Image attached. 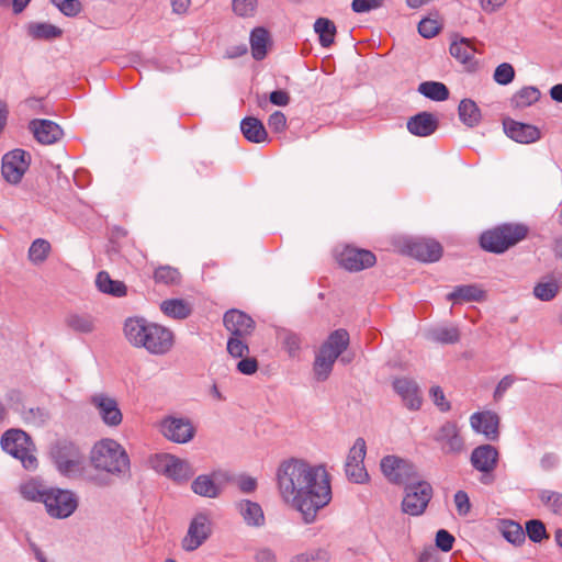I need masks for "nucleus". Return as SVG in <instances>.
I'll return each instance as SVG.
<instances>
[{"instance_id":"obj_27","label":"nucleus","mask_w":562,"mask_h":562,"mask_svg":"<svg viewBox=\"0 0 562 562\" xmlns=\"http://www.w3.org/2000/svg\"><path fill=\"white\" fill-rule=\"evenodd\" d=\"M449 50L451 56H453L457 60L464 65L468 70H474L476 68V48L473 46L472 42L469 38L461 37L459 40L453 41L450 45Z\"/></svg>"},{"instance_id":"obj_3","label":"nucleus","mask_w":562,"mask_h":562,"mask_svg":"<svg viewBox=\"0 0 562 562\" xmlns=\"http://www.w3.org/2000/svg\"><path fill=\"white\" fill-rule=\"evenodd\" d=\"M89 459L94 469L113 475L124 474L130 470V458L126 450L111 438L95 442Z\"/></svg>"},{"instance_id":"obj_52","label":"nucleus","mask_w":562,"mask_h":562,"mask_svg":"<svg viewBox=\"0 0 562 562\" xmlns=\"http://www.w3.org/2000/svg\"><path fill=\"white\" fill-rule=\"evenodd\" d=\"M256 9L257 0H233V10L239 16H251Z\"/></svg>"},{"instance_id":"obj_2","label":"nucleus","mask_w":562,"mask_h":562,"mask_svg":"<svg viewBox=\"0 0 562 562\" xmlns=\"http://www.w3.org/2000/svg\"><path fill=\"white\" fill-rule=\"evenodd\" d=\"M124 335L133 346L143 347L153 355L167 353L175 340L170 329L137 317L125 322Z\"/></svg>"},{"instance_id":"obj_51","label":"nucleus","mask_w":562,"mask_h":562,"mask_svg":"<svg viewBox=\"0 0 562 562\" xmlns=\"http://www.w3.org/2000/svg\"><path fill=\"white\" fill-rule=\"evenodd\" d=\"M282 346L290 357L296 356L300 350L301 339L296 334L284 331L281 336Z\"/></svg>"},{"instance_id":"obj_23","label":"nucleus","mask_w":562,"mask_h":562,"mask_svg":"<svg viewBox=\"0 0 562 562\" xmlns=\"http://www.w3.org/2000/svg\"><path fill=\"white\" fill-rule=\"evenodd\" d=\"M35 139L43 145H52L63 136V130L49 120H33L29 125Z\"/></svg>"},{"instance_id":"obj_13","label":"nucleus","mask_w":562,"mask_h":562,"mask_svg":"<svg viewBox=\"0 0 562 562\" xmlns=\"http://www.w3.org/2000/svg\"><path fill=\"white\" fill-rule=\"evenodd\" d=\"M44 504L52 517L66 518L76 510L78 502L69 491L50 490L44 494Z\"/></svg>"},{"instance_id":"obj_32","label":"nucleus","mask_w":562,"mask_h":562,"mask_svg":"<svg viewBox=\"0 0 562 562\" xmlns=\"http://www.w3.org/2000/svg\"><path fill=\"white\" fill-rule=\"evenodd\" d=\"M160 310L165 315L175 319H184L192 313V306L182 299L165 300L160 304Z\"/></svg>"},{"instance_id":"obj_40","label":"nucleus","mask_w":562,"mask_h":562,"mask_svg":"<svg viewBox=\"0 0 562 562\" xmlns=\"http://www.w3.org/2000/svg\"><path fill=\"white\" fill-rule=\"evenodd\" d=\"M153 278L156 283L175 285L180 283L181 273L177 268L165 265L155 269Z\"/></svg>"},{"instance_id":"obj_22","label":"nucleus","mask_w":562,"mask_h":562,"mask_svg":"<svg viewBox=\"0 0 562 562\" xmlns=\"http://www.w3.org/2000/svg\"><path fill=\"white\" fill-rule=\"evenodd\" d=\"M470 424L476 432L483 434L488 440H496L499 436V418L497 414L491 411L472 414Z\"/></svg>"},{"instance_id":"obj_34","label":"nucleus","mask_w":562,"mask_h":562,"mask_svg":"<svg viewBox=\"0 0 562 562\" xmlns=\"http://www.w3.org/2000/svg\"><path fill=\"white\" fill-rule=\"evenodd\" d=\"M269 33L263 27H256L250 34V46L252 57L261 60L267 55V47L269 44Z\"/></svg>"},{"instance_id":"obj_59","label":"nucleus","mask_w":562,"mask_h":562,"mask_svg":"<svg viewBox=\"0 0 562 562\" xmlns=\"http://www.w3.org/2000/svg\"><path fill=\"white\" fill-rule=\"evenodd\" d=\"M430 396L435 405L441 411L447 412L450 409V403L446 400L443 391L439 386H432L430 389Z\"/></svg>"},{"instance_id":"obj_26","label":"nucleus","mask_w":562,"mask_h":562,"mask_svg":"<svg viewBox=\"0 0 562 562\" xmlns=\"http://www.w3.org/2000/svg\"><path fill=\"white\" fill-rule=\"evenodd\" d=\"M439 126L438 119L430 112H420L407 121V130L415 136L427 137Z\"/></svg>"},{"instance_id":"obj_21","label":"nucleus","mask_w":562,"mask_h":562,"mask_svg":"<svg viewBox=\"0 0 562 562\" xmlns=\"http://www.w3.org/2000/svg\"><path fill=\"white\" fill-rule=\"evenodd\" d=\"M224 326L232 336L247 337L255 329L254 319L239 310H231L224 314Z\"/></svg>"},{"instance_id":"obj_46","label":"nucleus","mask_w":562,"mask_h":562,"mask_svg":"<svg viewBox=\"0 0 562 562\" xmlns=\"http://www.w3.org/2000/svg\"><path fill=\"white\" fill-rule=\"evenodd\" d=\"M540 501L555 514H562V494L553 491H542Z\"/></svg>"},{"instance_id":"obj_1","label":"nucleus","mask_w":562,"mask_h":562,"mask_svg":"<svg viewBox=\"0 0 562 562\" xmlns=\"http://www.w3.org/2000/svg\"><path fill=\"white\" fill-rule=\"evenodd\" d=\"M277 482L283 501L296 508L307 524L331 501L330 479L323 465L299 459L283 461L277 471Z\"/></svg>"},{"instance_id":"obj_19","label":"nucleus","mask_w":562,"mask_h":562,"mask_svg":"<svg viewBox=\"0 0 562 562\" xmlns=\"http://www.w3.org/2000/svg\"><path fill=\"white\" fill-rule=\"evenodd\" d=\"M211 535V520L205 514H198L192 519L182 547L186 551L196 550Z\"/></svg>"},{"instance_id":"obj_24","label":"nucleus","mask_w":562,"mask_h":562,"mask_svg":"<svg viewBox=\"0 0 562 562\" xmlns=\"http://www.w3.org/2000/svg\"><path fill=\"white\" fill-rule=\"evenodd\" d=\"M504 130L508 137L521 144L535 143L541 137L539 128L535 125L520 123L514 120L505 121Z\"/></svg>"},{"instance_id":"obj_62","label":"nucleus","mask_w":562,"mask_h":562,"mask_svg":"<svg viewBox=\"0 0 562 562\" xmlns=\"http://www.w3.org/2000/svg\"><path fill=\"white\" fill-rule=\"evenodd\" d=\"M515 379L512 375L504 376L496 386L494 398L499 400L504 393L513 385Z\"/></svg>"},{"instance_id":"obj_10","label":"nucleus","mask_w":562,"mask_h":562,"mask_svg":"<svg viewBox=\"0 0 562 562\" xmlns=\"http://www.w3.org/2000/svg\"><path fill=\"white\" fill-rule=\"evenodd\" d=\"M89 404L94 408L102 423L111 428L119 427L123 422V413L115 397L99 392L89 397Z\"/></svg>"},{"instance_id":"obj_33","label":"nucleus","mask_w":562,"mask_h":562,"mask_svg":"<svg viewBox=\"0 0 562 562\" xmlns=\"http://www.w3.org/2000/svg\"><path fill=\"white\" fill-rule=\"evenodd\" d=\"M541 93L538 88L528 86L518 90L510 99L514 109H526L539 101Z\"/></svg>"},{"instance_id":"obj_58","label":"nucleus","mask_w":562,"mask_h":562,"mask_svg":"<svg viewBox=\"0 0 562 562\" xmlns=\"http://www.w3.org/2000/svg\"><path fill=\"white\" fill-rule=\"evenodd\" d=\"M237 370L245 375H251L258 370V361L256 358L248 357V355L244 356L237 363Z\"/></svg>"},{"instance_id":"obj_20","label":"nucleus","mask_w":562,"mask_h":562,"mask_svg":"<svg viewBox=\"0 0 562 562\" xmlns=\"http://www.w3.org/2000/svg\"><path fill=\"white\" fill-rule=\"evenodd\" d=\"M160 429L166 438L178 443L190 441L195 434V428L186 418L168 417L161 422Z\"/></svg>"},{"instance_id":"obj_37","label":"nucleus","mask_w":562,"mask_h":562,"mask_svg":"<svg viewBox=\"0 0 562 562\" xmlns=\"http://www.w3.org/2000/svg\"><path fill=\"white\" fill-rule=\"evenodd\" d=\"M192 491L204 497L214 498L220 495V487L209 475H199L191 484Z\"/></svg>"},{"instance_id":"obj_53","label":"nucleus","mask_w":562,"mask_h":562,"mask_svg":"<svg viewBox=\"0 0 562 562\" xmlns=\"http://www.w3.org/2000/svg\"><path fill=\"white\" fill-rule=\"evenodd\" d=\"M53 3L66 15L75 16L81 10V3L78 0H53Z\"/></svg>"},{"instance_id":"obj_60","label":"nucleus","mask_w":562,"mask_h":562,"mask_svg":"<svg viewBox=\"0 0 562 562\" xmlns=\"http://www.w3.org/2000/svg\"><path fill=\"white\" fill-rule=\"evenodd\" d=\"M454 504L460 515H467L470 512L471 504L469 496L463 491H458L454 494Z\"/></svg>"},{"instance_id":"obj_4","label":"nucleus","mask_w":562,"mask_h":562,"mask_svg":"<svg viewBox=\"0 0 562 562\" xmlns=\"http://www.w3.org/2000/svg\"><path fill=\"white\" fill-rule=\"evenodd\" d=\"M348 346L349 334L346 329H336L328 336L314 361L313 371L318 381L327 380L337 358Z\"/></svg>"},{"instance_id":"obj_45","label":"nucleus","mask_w":562,"mask_h":562,"mask_svg":"<svg viewBox=\"0 0 562 562\" xmlns=\"http://www.w3.org/2000/svg\"><path fill=\"white\" fill-rule=\"evenodd\" d=\"M559 289L560 286L554 280L539 282L533 288V294L541 301H551L557 296Z\"/></svg>"},{"instance_id":"obj_14","label":"nucleus","mask_w":562,"mask_h":562,"mask_svg":"<svg viewBox=\"0 0 562 562\" xmlns=\"http://www.w3.org/2000/svg\"><path fill=\"white\" fill-rule=\"evenodd\" d=\"M31 155L23 149H14L2 158V175L10 183H19L29 169Z\"/></svg>"},{"instance_id":"obj_18","label":"nucleus","mask_w":562,"mask_h":562,"mask_svg":"<svg viewBox=\"0 0 562 562\" xmlns=\"http://www.w3.org/2000/svg\"><path fill=\"white\" fill-rule=\"evenodd\" d=\"M376 261L370 250L347 246L338 255L339 265L348 271H360L372 267Z\"/></svg>"},{"instance_id":"obj_55","label":"nucleus","mask_w":562,"mask_h":562,"mask_svg":"<svg viewBox=\"0 0 562 562\" xmlns=\"http://www.w3.org/2000/svg\"><path fill=\"white\" fill-rule=\"evenodd\" d=\"M454 537L445 529H440L436 533V547L443 552L452 550Z\"/></svg>"},{"instance_id":"obj_49","label":"nucleus","mask_w":562,"mask_h":562,"mask_svg":"<svg viewBox=\"0 0 562 562\" xmlns=\"http://www.w3.org/2000/svg\"><path fill=\"white\" fill-rule=\"evenodd\" d=\"M526 532L533 542H540L542 539L548 538L544 524L537 519L529 520L526 524Z\"/></svg>"},{"instance_id":"obj_54","label":"nucleus","mask_w":562,"mask_h":562,"mask_svg":"<svg viewBox=\"0 0 562 562\" xmlns=\"http://www.w3.org/2000/svg\"><path fill=\"white\" fill-rule=\"evenodd\" d=\"M46 492L47 491H41L33 482L25 483L21 486V494L29 501H42L44 503V494H46Z\"/></svg>"},{"instance_id":"obj_57","label":"nucleus","mask_w":562,"mask_h":562,"mask_svg":"<svg viewBox=\"0 0 562 562\" xmlns=\"http://www.w3.org/2000/svg\"><path fill=\"white\" fill-rule=\"evenodd\" d=\"M383 1L384 0H353L351 8L357 13H363L380 8Z\"/></svg>"},{"instance_id":"obj_63","label":"nucleus","mask_w":562,"mask_h":562,"mask_svg":"<svg viewBox=\"0 0 562 562\" xmlns=\"http://www.w3.org/2000/svg\"><path fill=\"white\" fill-rule=\"evenodd\" d=\"M238 487L244 493H251L257 487V481L251 476H241L238 480Z\"/></svg>"},{"instance_id":"obj_8","label":"nucleus","mask_w":562,"mask_h":562,"mask_svg":"<svg viewBox=\"0 0 562 562\" xmlns=\"http://www.w3.org/2000/svg\"><path fill=\"white\" fill-rule=\"evenodd\" d=\"M50 456L60 473L72 475L80 471L83 457L77 446L59 440L50 448Z\"/></svg>"},{"instance_id":"obj_15","label":"nucleus","mask_w":562,"mask_h":562,"mask_svg":"<svg viewBox=\"0 0 562 562\" xmlns=\"http://www.w3.org/2000/svg\"><path fill=\"white\" fill-rule=\"evenodd\" d=\"M434 439L440 445L445 454H460L465 449L464 438L461 436L458 425L453 422H446L441 425Z\"/></svg>"},{"instance_id":"obj_17","label":"nucleus","mask_w":562,"mask_h":562,"mask_svg":"<svg viewBox=\"0 0 562 562\" xmlns=\"http://www.w3.org/2000/svg\"><path fill=\"white\" fill-rule=\"evenodd\" d=\"M405 252L411 257H414L424 262H434L441 258L442 247L441 245L428 238H416L405 243Z\"/></svg>"},{"instance_id":"obj_29","label":"nucleus","mask_w":562,"mask_h":562,"mask_svg":"<svg viewBox=\"0 0 562 562\" xmlns=\"http://www.w3.org/2000/svg\"><path fill=\"white\" fill-rule=\"evenodd\" d=\"M485 299V292L476 284L459 285L447 295V300L457 303L481 302Z\"/></svg>"},{"instance_id":"obj_11","label":"nucleus","mask_w":562,"mask_h":562,"mask_svg":"<svg viewBox=\"0 0 562 562\" xmlns=\"http://www.w3.org/2000/svg\"><path fill=\"white\" fill-rule=\"evenodd\" d=\"M381 470L391 483L397 485H405L418 479L415 465L395 456L384 457L381 460Z\"/></svg>"},{"instance_id":"obj_64","label":"nucleus","mask_w":562,"mask_h":562,"mask_svg":"<svg viewBox=\"0 0 562 562\" xmlns=\"http://www.w3.org/2000/svg\"><path fill=\"white\" fill-rule=\"evenodd\" d=\"M418 562H440V558L434 548H427L419 554Z\"/></svg>"},{"instance_id":"obj_6","label":"nucleus","mask_w":562,"mask_h":562,"mask_svg":"<svg viewBox=\"0 0 562 562\" xmlns=\"http://www.w3.org/2000/svg\"><path fill=\"white\" fill-rule=\"evenodd\" d=\"M3 450L22 462L26 470H34L37 467V459L34 456V447L29 435L20 429H10L4 432L1 439Z\"/></svg>"},{"instance_id":"obj_5","label":"nucleus","mask_w":562,"mask_h":562,"mask_svg":"<svg viewBox=\"0 0 562 562\" xmlns=\"http://www.w3.org/2000/svg\"><path fill=\"white\" fill-rule=\"evenodd\" d=\"M529 233L525 224H503L484 232L480 237L481 247L490 252L502 254L524 240Z\"/></svg>"},{"instance_id":"obj_12","label":"nucleus","mask_w":562,"mask_h":562,"mask_svg":"<svg viewBox=\"0 0 562 562\" xmlns=\"http://www.w3.org/2000/svg\"><path fill=\"white\" fill-rule=\"evenodd\" d=\"M153 468L175 481H187L193 474L190 464L169 453H159L151 458Z\"/></svg>"},{"instance_id":"obj_50","label":"nucleus","mask_w":562,"mask_h":562,"mask_svg":"<svg viewBox=\"0 0 562 562\" xmlns=\"http://www.w3.org/2000/svg\"><path fill=\"white\" fill-rule=\"evenodd\" d=\"M441 29L440 23L432 19H423L418 24V33L425 38L436 36Z\"/></svg>"},{"instance_id":"obj_16","label":"nucleus","mask_w":562,"mask_h":562,"mask_svg":"<svg viewBox=\"0 0 562 562\" xmlns=\"http://www.w3.org/2000/svg\"><path fill=\"white\" fill-rule=\"evenodd\" d=\"M366 441L362 438H358L351 447L345 464L347 477L355 483H363L368 477L363 465Z\"/></svg>"},{"instance_id":"obj_30","label":"nucleus","mask_w":562,"mask_h":562,"mask_svg":"<svg viewBox=\"0 0 562 562\" xmlns=\"http://www.w3.org/2000/svg\"><path fill=\"white\" fill-rule=\"evenodd\" d=\"M240 130L245 138L251 143H262L268 138V133L262 122L256 117H245L240 123Z\"/></svg>"},{"instance_id":"obj_43","label":"nucleus","mask_w":562,"mask_h":562,"mask_svg":"<svg viewBox=\"0 0 562 562\" xmlns=\"http://www.w3.org/2000/svg\"><path fill=\"white\" fill-rule=\"evenodd\" d=\"M30 34L36 40H52L61 35V30L53 24L37 23L30 26Z\"/></svg>"},{"instance_id":"obj_48","label":"nucleus","mask_w":562,"mask_h":562,"mask_svg":"<svg viewBox=\"0 0 562 562\" xmlns=\"http://www.w3.org/2000/svg\"><path fill=\"white\" fill-rule=\"evenodd\" d=\"M493 78L498 85H509L515 78V69L510 64L503 63L496 67Z\"/></svg>"},{"instance_id":"obj_25","label":"nucleus","mask_w":562,"mask_h":562,"mask_svg":"<svg viewBox=\"0 0 562 562\" xmlns=\"http://www.w3.org/2000/svg\"><path fill=\"white\" fill-rule=\"evenodd\" d=\"M395 392L401 396L404 405L409 409H419L422 406V396L418 385L415 381L401 378L393 382Z\"/></svg>"},{"instance_id":"obj_9","label":"nucleus","mask_w":562,"mask_h":562,"mask_svg":"<svg viewBox=\"0 0 562 562\" xmlns=\"http://www.w3.org/2000/svg\"><path fill=\"white\" fill-rule=\"evenodd\" d=\"M470 462L476 471L482 473L480 482L490 485L495 480L493 473L499 462V452L491 445H481L472 450Z\"/></svg>"},{"instance_id":"obj_61","label":"nucleus","mask_w":562,"mask_h":562,"mask_svg":"<svg viewBox=\"0 0 562 562\" xmlns=\"http://www.w3.org/2000/svg\"><path fill=\"white\" fill-rule=\"evenodd\" d=\"M290 94L285 90H276L269 95V101L277 106H286L290 103Z\"/></svg>"},{"instance_id":"obj_42","label":"nucleus","mask_w":562,"mask_h":562,"mask_svg":"<svg viewBox=\"0 0 562 562\" xmlns=\"http://www.w3.org/2000/svg\"><path fill=\"white\" fill-rule=\"evenodd\" d=\"M430 338L440 344H454L460 339L459 329L456 326H442L430 330Z\"/></svg>"},{"instance_id":"obj_36","label":"nucleus","mask_w":562,"mask_h":562,"mask_svg":"<svg viewBox=\"0 0 562 562\" xmlns=\"http://www.w3.org/2000/svg\"><path fill=\"white\" fill-rule=\"evenodd\" d=\"M459 116L467 126L473 127L481 120V111L474 101L464 99L459 104Z\"/></svg>"},{"instance_id":"obj_47","label":"nucleus","mask_w":562,"mask_h":562,"mask_svg":"<svg viewBox=\"0 0 562 562\" xmlns=\"http://www.w3.org/2000/svg\"><path fill=\"white\" fill-rule=\"evenodd\" d=\"M245 337L232 336L227 341V351L234 358H243L249 353Z\"/></svg>"},{"instance_id":"obj_31","label":"nucleus","mask_w":562,"mask_h":562,"mask_svg":"<svg viewBox=\"0 0 562 562\" xmlns=\"http://www.w3.org/2000/svg\"><path fill=\"white\" fill-rule=\"evenodd\" d=\"M95 284L99 291L115 297L125 296L127 293L125 283L123 281L112 280L110 274L105 271L98 273Z\"/></svg>"},{"instance_id":"obj_39","label":"nucleus","mask_w":562,"mask_h":562,"mask_svg":"<svg viewBox=\"0 0 562 562\" xmlns=\"http://www.w3.org/2000/svg\"><path fill=\"white\" fill-rule=\"evenodd\" d=\"M418 91L428 99L435 101H445L449 97L448 88L437 81H425L419 85Z\"/></svg>"},{"instance_id":"obj_38","label":"nucleus","mask_w":562,"mask_h":562,"mask_svg":"<svg viewBox=\"0 0 562 562\" xmlns=\"http://www.w3.org/2000/svg\"><path fill=\"white\" fill-rule=\"evenodd\" d=\"M314 30L319 35V43L323 47H329L334 43L336 26L333 21L318 18L315 21Z\"/></svg>"},{"instance_id":"obj_35","label":"nucleus","mask_w":562,"mask_h":562,"mask_svg":"<svg viewBox=\"0 0 562 562\" xmlns=\"http://www.w3.org/2000/svg\"><path fill=\"white\" fill-rule=\"evenodd\" d=\"M66 325L79 334L92 333L95 328L94 318L89 314L74 313L67 316Z\"/></svg>"},{"instance_id":"obj_7","label":"nucleus","mask_w":562,"mask_h":562,"mask_svg":"<svg viewBox=\"0 0 562 562\" xmlns=\"http://www.w3.org/2000/svg\"><path fill=\"white\" fill-rule=\"evenodd\" d=\"M431 485L423 480L416 479L405 484V495L402 501L403 513L409 516H419L426 510L431 497Z\"/></svg>"},{"instance_id":"obj_28","label":"nucleus","mask_w":562,"mask_h":562,"mask_svg":"<svg viewBox=\"0 0 562 562\" xmlns=\"http://www.w3.org/2000/svg\"><path fill=\"white\" fill-rule=\"evenodd\" d=\"M236 507L246 525L251 527H261L265 525V514L258 503L243 499L236 504Z\"/></svg>"},{"instance_id":"obj_56","label":"nucleus","mask_w":562,"mask_h":562,"mask_svg":"<svg viewBox=\"0 0 562 562\" xmlns=\"http://www.w3.org/2000/svg\"><path fill=\"white\" fill-rule=\"evenodd\" d=\"M268 126L274 133H282L286 128V116L281 111L273 112L268 119Z\"/></svg>"},{"instance_id":"obj_41","label":"nucleus","mask_w":562,"mask_h":562,"mask_svg":"<svg viewBox=\"0 0 562 562\" xmlns=\"http://www.w3.org/2000/svg\"><path fill=\"white\" fill-rule=\"evenodd\" d=\"M50 244L43 238L35 239L30 248H29V259L34 265H40L44 262L49 252H50Z\"/></svg>"},{"instance_id":"obj_44","label":"nucleus","mask_w":562,"mask_h":562,"mask_svg":"<svg viewBox=\"0 0 562 562\" xmlns=\"http://www.w3.org/2000/svg\"><path fill=\"white\" fill-rule=\"evenodd\" d=\"M502 533L505 539L514 544H520L526 539V533L521 526L515 521H504Z\"/></svg>"}]
</instances>
